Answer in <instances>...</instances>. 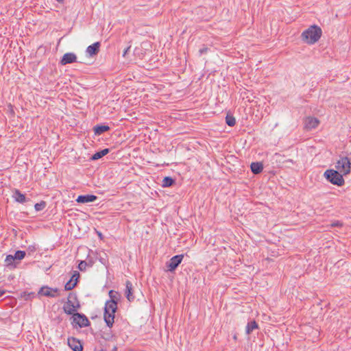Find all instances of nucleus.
Here are the masks:
<instances>
[{"instance_id":"obj_2","label":"nucleus","mask_w":351,"mask_h":351,"mask_svg":"<svg viewBox=\"0 0 351 351\" xmlns=\"http://www.w3.org/2000/svg\"><path fill=\"white\" fill-rule=\"evenodd\" d=\"M335 168L343 176L350 173L351 162L348 154H341L339 155V158L336 162Z\"/></svg>"},{"instance_id":"obj_27","label":"nucleus","mask_w":351,"mask_h":351,"mask_svg":"<svg viewBox=\"0 0 351 351\" xmlns=\"http://www.w3.org/2000/svg\"><path fill=\"white\" fill-rule=\"evenodd\" d=\"M46 202L44 201H41L39 203H36L34 205V208L36 211H40L43 210L46 207Z\"/></svg>"},{"instance_id":"obj_16","label":"nucleus","mask_w":351,"mask_h":351,"mask_svg":"<svg viewBox=\"0 0 351 351\" xmlns=\"http://www.w3.org/2000/svg\"><path fill=\"white\" fill-rule=\"evenodd\" d=\"M104 317L106 325L109 328H112L114 322V313H110V312H108L107 313L106 311H104Z\"/></svg>"},{"instance_id":"obj_10","label":"nucleus","mask_w":351,"mask_h":351,"mask_svg":"<svg viewBox=\"0 0 351 351\" xmlns=\"http://www.w3.org/2000/svg\"><path fill=\"white\" fill-rule=\"evenodd\" d=\"M319 121L314 117H307L304 121L305 128L307 130L315 129L318 126Z\"/></svg>"},{"instance_id":"obj_12","label":"nucleus","mask_w":351,"mask_h":351,"mask_svg":"<svg viewBox=\"0 0 351 351\" xmlns=\"http://www.w3.org/2000/svg\"><path fill=\"white\" fill-rule=\"evenodd\" d=\"M97 197L94 195H80L77 197L76 201L78 203L85 204L88 202H95Z\"/></svg>"},{"instance_id":"obj_8","label":"nucleus","mask_w":351,"mask_h":351,"mask_svg":"<svg viewBox=\"0 0 351 351\" xmlns=\"http://www.w3.org/2000/svg\"><path fill=\"white\" fill-rule=\"evenodd\" d=\"M79 304L75 306L71 300H68L66 304L63 306L64 311L68 315H74L77 308L79 307Z\"/></svg>"},{"instance_id":"obj_29","label":"nucleus","mask_w":351,"mask_h":351,"mask_svg":"<svg viewBox=\"0 0 351 351\" xmlns=\"http://www.w3.org/2000/svg\"><path fill=\"white\" fill-rule=\"evenodd\" d=\"M208 51V47H203V48L200 49L199 50V56H201V55H202L204 53H207Z\"/></svg>"},{"instance_id":"obj_34","label":"nucleus","mask_w":351,"mask_h":351,"mask_svg":"<svg viewBox=\"0 0 351 351\" xmlns=\"http://www.w3.org/2000/svg\"><path fill=\"white\" fill-rule=\"evenodd\" d=\"M100 351H106V350L102 349ZM112 351H117V346H114V348H112Z\"/></svg>"},{"instance_id":"obj_32","label":"nucleus","mask_w":351,"mask_h":351,"mask_svg":"<svg viewBox=\"0 0 351 351\" xmlns=\"http://www.w3.org/2000/svg\"><path fill=\"white\" fill-rule=\"evenodd\" d=\"M99 261H100V262H101L102 264L105 265V263H106V260H105V258H102V257H100Z\"/></svg>"},{"instance_id":"obj_13","label":"nucleus","mask_w":351,"mask_h":351,"mask_svg":"<svg viewBox=\"0 0 351 351\" xmlns=\"http://www.w3.org/2000/svg\"><path fill=\"white\" fill-rule=\"evenodd\" d=\"M12 198L17 202L23 204L27 202V198L19 189L13 191Z\"/></svg>"},{"instance_id":"obj_4","label":"nucleus","mask_w":351,"mask_h":351,"mask_svg":"<svg viewBox=\"0 0 351 351\" xmlns=\"http://www.w3.org/2000/svg\"><path fill=\"white\" fill-rule=\"evenodd\" d=\"M58 288H51L45 286L40 288L38 294L49 298H56L58 295Z\"/></svg>"},{"instance_id":"obj_3","label":"nucleus","mask_w":351,"mask_h":351,"mask_svg":"<svg viewBox=\"0 0 351 351\" xmlns=\"http://www.w3.org/2000/svg\"><path fill=\"white\" fill-rule=\"evenodd\" d=\"M324 176L328 181L330 183L337 185L342 186L344 184V180L343 174L340 173L337 169H328L324 172Z\"/></svg>"},{"instance_id":"obj_33","label":"nucleus","mask_w":351,"mask_h":351,"mask_svg":"<svg viewBox=\"0 0 351 351\" xmlns=\"http://www.w3.org/2000/svg\"><path fill=\"white\" fill-rule=\"evenodd\" d=\"M284 162H291V164L294 163L293 160L291 159H288V160H285Z\"/></svg>"},{"instance_id":"obj_7","label":"nucleus","mask_w":351,"mask_h":351,"mask_svg":"<svg viewBox=\"0 0 351 351\" xmlns=\"http://www.w3.org/2000/svg\"><path fill=\"white\" fill-rule=\"evenodd\" d=\"M77 61V56L73 53H66L62 56L60 64L62 65H66L67 64H71Z\"/></svg>"},{"instance_id":"obj_1","label":"nucleus","mask_w":351,"mask_h":351,"mask_svg":"<svg viewBox=\"0 0 351 351\" xmlns=\"http://www.w3.org/2000/svg\"><path fill=\"white\" fill-rule=\"evenodd\" d=\"M322 34V29L319 26L313 25L304 30L302 33L301 37L302 40L306 43L313 45L319 40Z\"/></svg>"},{"instance_id":"obj_35","label":"nucleus","mask_w":351,"mask_h":351,"mask_svg":"<svg viewBox=\"0 0 351 351\" xmlns=\"http://www.w3.org/2000/svg\"><path fill=\"white\" fill-rule=\"evenodd\" d=\"M4 293H5V291H4V290H1V289H0V298H1V296H3Z\"/></svg>"},{"instance_id":"obj_9","label":"nucleus","mask_w":351,"mask_h":351,"mask_svg":"<svg viewBox=\"0 0 351 351\" xmlns=\"http://www.w3.org/2000/svg\"><path fill=\"white\" fill-rule=\"evenodd\" d=\"M80 274L77 271L72 276L70 280H69L64 285V289L66 291L72 290L77 285V280L79 278Z\"/></svg>"},{"instance_id":"obj_18","label":"nucleus","mask_w":351,"mask_h":351,"mask_svg":"<svg viewBox=\"0 0 351 351\" xmlns=\"http://www.w3.org/2000/svg\"><path fill=\"white\" fill-rule=\"evenodd\" d=\"M251 171L254 174H258L262 172L263 169V165L261 162H252L250 165Z\"/></svg>"},{"instance_id":"obj_37","label":"nucleus","mask_w":351,"mask_h":351,"mask_svg":"<svg viewBox=\"0 0 351 351\" xmlns=\"http://www.w3.org/2000/svg\"><path fill=\"white\" fill-rule=\"evenodd\" d=\"M77 278V276H76L75 278H73V282H75V278Z\"/></svg>"},{"instance_id":"obj_25","label":"nucleus","mask_w":351,"mask_h":351,"mask_svg":"<svg viewBox=\"0 0 351 351\" xmlns=\"http://www.w3.org/2000/svg\"><path fill=\"white\" fill-rule=\"evenodd\" d=\"M109 297L110 298V300H114V302H117V303L119 300L120 295L118 292L114 291L113 290H110L109 291Z\"/></svg>"},{"instance_id":"obj_23","label":"nucleus","mask_w":351,"mask_h":351,"mask_svg":"<svg viewBox=\"0 0 351 351\" xmlns=\"http://www.w3.org/2000/svg\"><path fill=\"white\" fill-rule=\"evenodd\" d=\"M14 258L13 255L9 254L6 256L5 259V263L7 267H15L16 265H14Z\"/></svg>"},{"instance_id":"obj_6","label":"nucleus","mask_w":351,"mask_h":351,"mask_svg":"<svg viewBox=\"0 0 351 351\" xmlns=\"http://www.w3.org/2000/svg\"><path fill=\"white\" fill-rule=\"evenodd\" d=\"M73 322L80 328L88 326L90 324L88 319L83 314L76 313L73 316Z\"/></svg>"},{"instance_id":"obj_28","label":"nucleus","mask_w":351,"mask_h":351,"mask_svg":"<svg viewBox=\"0 0 351 351\" xmlns=\"http://www.w3.org/2000/svg\"><path fill=\"white\" fill-rule=\"evenodd\" d=\"M87 266V263L84 261H81L78 265V268L80 271H84Z\"/></svg>"},{"instance_id":"obj_38","label":"nucleus","mask_w":351,"mask_h":351,"mask_svg":"<svg viewBox=\"0 0 351 351\" xmlns=\"http://www.w3.org/2000/svg\"><path fill=\"white\" fill-rule=\"evenodd\" d=\"M56 1H58V2H62V0H56Z\"/></svg>"},{"instance_id":"obj_14","label":"nucleus","mask_w":351,"mask_h":351,"mask_svg":"<svg viewBox=\"0 0 351 351\" xmlns=\"http://www.w3.org/2000/svg\"><path fill=\"white\" fill-rule=\"evenodd\" d=\"M99 47H100V43L99 42H96V43H93V45L88 46L86 48V51L90 56H95L99 53Z\"/></svg>"},{"instance_id":"obj_17","label":"nucleus","mask_w":351,"mask_h":351,"mask_svg":"<svg viewBox=\"0 0 351 351\" xmlns=\"http://www.w3.org/2000/svg\"><path fill=\"white\" fill-rule=\"evenodd\" d=\"M132 284L129 280L126 281L125 282V295L126 298L129 301H132L134 299V297L133 296L132 293Z\"/></svg>"},{"instance_id":"obj_30","label":"nucleus","mask_w":351,"mask_h":351,"mask_svg":"<svg viewBox=\"0 0 351 351\" xmlns=\"http://www.w3.org/2000/svg\"><path fill=\"white\" fill-rule=\"evenodd\" d=\"M341 226V223H340L339 221L333 222L330 224L331 227H337V226Z\"/></svg>"},{"instance_id":"obj_11","label":"nucleus","mask_w":351,"mask_h":351,"mask_svg":"<svg viewBox=\"0 0 351 351\" xmlns=\"http://www.w3.org/2000/svg\"><path fill=\"white\" fill-rule=\"evenodd\" d=\"M68 344L73 351H82L83 349L80 342L73 337L68 339Z\"/></svg>"},{"instance_id":"obj_20","label":"nucleus","mask_w":351,"mask_h":351,"mask_svg":"<svg viewBox=\"0 0 351 351\" xmlns=\"http://www.w3.org/2000/svg\"><path fill=\"white\" fill-rule=\"evenodd\" d=\"M109 152H110L109 149H108V148L104 149L101 151L97 152L95 154H94L92 156L91 159L93 160H98V159L102 158L103 156H106V154H108L109 153Z\"/></svg>"},{"instance_id":"obj_24","label":"nucleus","mask_w":351,"mask_h":351,"mask_svg":"<svg viewBox=\"0 0 351 351\" xmlns=\"http://www.w3.org/2000/svg\"><path fill=\"white\" fill-rule=\"evenodd\" d=\"M226 123L228 125L233 127L236 124V119L233 116L228 114L226 117Z\"/></svg>"},{"instance_id":"obj_26","label":"nucleus","mask_w":351,"mask_h":351,"mask_svg":"<svg viewBox=\"0 0 351 351\" xmlns=\"http://www.w3.org/2000/svg\"><path fill=\"white\" fill-rule=\"evenodd\" d=\"M25 256V252L22 250H18L15 252L14 255H13L15 261H21L24 258Z\"/></svg>"},{"instance_id":"obj_5","label":"nucleus","mask_w":351,"mask_h":351,"mask_svg":"<svg viewBox=\"0 0 351 351\" xmlns=\"http://www.w3.org/2000/svg\"><path fill=\"white\" fill-rule=\"evenodd\" d=\"M184 255L180 254V255H176L173 256L169 263H167V267L168 268V270L169 271H174L178 265L181 263L182 259H183Z\"/></svg>"},{"instance_id":"obj_31","label":"nucleus","mask_w":351,"mask_h":351,"mask_svg":"<svg viewBox=\"0 0 351 351\" xmlns=\"http://www.w3.org/2000/svg\"><path fill=\"white\" fill-rule=\"evenodd\" d=\"M130 49V47H127V48L124 50V51H123V57H125V56H126V54H127V53H128V52L129 51Z\"/></svg>"},{"instance_id":"obj_22","label":"nucleus","mask_w":351,"mask_h":351,"mask_svg":"<svg viewBox=\"0 0 351 351\" xmlns=\"http://www.w3.org/2000/svg\"><path fill=\"white\" fill-rule=\"evenodd\" d=\"M175 182V180L171 178V177H165L162 180V186L163 187H169L173 185V184Z\"/></svg>"},{"instance_id":"obj_36","label":"nucleus","mask_w":351,"mask_h":351,"mask_svg":"<svg viewBox=\"0 0 351 351\" xmlns=\"http://www.w3.org/2000/svg\"><path fill=\"white\" fill-rule=\"evenodd\" d=\"M274 157H275V158H278L281 157V155H280V154H278V153H276V154H275V155H274Z\"/></svg>"},{"instance_id":"obj_21","label":"nucleus","mask_w":351,"mask_h":351,"mask_svg":"<svg viewBox=\"0 0 351 351\" xmlns=\"http://www.w3.org/2000/svg\"><path fill=\"white\" fill-rule=\"evenodd\" d=\"M256 328H258V324L253 320L247 323L245 332L247 335H250Z\"/></svg>"},{"instance_id":"obj_15","label":"nucleus","mask_w":351,"mask_h":351,"mask_svg":"<svg viewBox=\"0 0 351 351\" xmlns=\"http://www.w3.org/2000/svg\"><path fill=\"white\" fill-rule=\"evenodd\" d=\"M117 309V303L114 300H108L106 302L104 310L108 312H110V313H115Z\"/></svg>"},{"instance_id":"obj_19","label":"nucleus","mask_w":351,"mask_h":351,"mask_svg":"<svg viewBox=\"0 0 351 351\" xmlns=\"http://www.w3.org/2000/svg\"><path fill=\"white\" fill-rule=\"evenodd\" d=\"M109 130L110 127L108 125H97L94 127V132L96 135H101V134L108 131Z\"/></svg>"}]
</instances>
